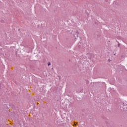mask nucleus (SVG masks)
I'll return each mask as SVG.
<instances>
[{"label": "nucleus", "mask_w": 127, "mask_h": 127, "mask_svg": "<svg viewBox=\"0 0 127 127\" xmlns=\"http://www.w3.org/2000/svg\"><path fill=\"white\" fill-rule=\"evenodd\" d=\"M88 55H89L90 56V57H89V59H92V54L88 53Z\"/></svg>", "instance_id": "obj_1"}, {"label": "nucleus", "mask_w": 127, "mask_h": 127, "mask_svg": "<svg viewBox=\"0 0 127 127\" xmlns=\"http://www.w3.org/2000/svg\"><path fill=\"white\" fill-rule=\"evenodd\" d=\"M48 65L49 66H50V65H51V63L49 62L48 64Z\"/></svg>", "instance_id": "obj_2"}, {"label": "nucleus", "mask_w": 127, "mask_h": 127, "mask_svg": "<svg viewBox=\"0 0 127 127\" xmlns=\"http://www.w3.org/2000/svg\"><path fill=\"white\" fill-rule=\"evenodd\" d=\"M76 33H77V34H79L80 33L78 31H77Z\"/></svg>", "instance_id": "obj_3"}, {"label": "nucleus", "mask_w": 127, "mask_h": 127, "mask_svg": "<svg viewBox=\"0 0 127 127\" xmlns=\"http://www.w3.org/2000/svg\"><path fill=\"white\" fill-rule=\"evenodd\" d=\"M108 61H109V62H111V59H109V60H108Z\"/></svg>", "instance_id": "obj_4"}, {"label": "nucleus", "mask_w": 127, "mask_h": 127, "mask_svg": "<svg viewBox=\"0 0 127 127\" xmlns=\"http://www.w3.org/2000/svg\"><path fill=\"white\" fill-rule=\"evenodd\" d=\"M74 126H76V123H74Z\"/></svg>", "instance_id": "obj_5"}, {"label": "nucleus", "mask_w": 127, "mask_h": 127, "mask_svg": "<svg viewBox=\"0 0 127 127\" xmlns=\"http://www.w3.org/2000/svg\"><path fill=\"white\" fill-rule=\"evenodd\" d=\"M118 47H120V45H118Z\"/></svg>", "instance_id": "obj_6"}, {"label": "nucleus", "mask_w": 127, "mask_h": 127, "mask_svg": "<svg viewBox=\"0 0 127 127\" xmlns=\"http://www.w3.org/2000/svg\"><path fill=\"white\" fill-rule=\"evenodd\" d=\"M114 55H116V54H115Z\"/></svg>", "instance_id": "obj_7"}]
</instances>
